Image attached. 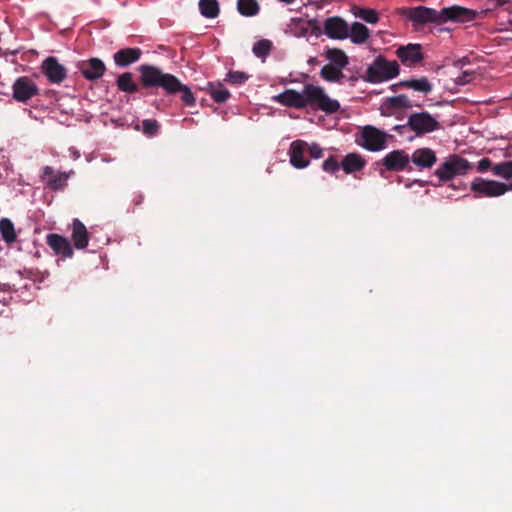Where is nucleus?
Instances as JSON below:
<instances>
[{
	"label": "nucleus",
	"instance_id": "2",
	"mask_svg": "<svg viewBox=\"0 0 512 512\" xmlns=\"http://www.w3.org/2000/svg\"><path fill=\"white\" fill-rule=\"evenodd\" d=\"M304 101L306 107L319 109L326 114H334L339 111L340 103L338 100L331 99L319 86L306 84L304 86Z\"/></svg>",
	"mask_w": 512,
	"mask_h": 512
},
{
	"label": "nucleus",
	"instance_id": "39",
	"mask_svg": "<svg viewBox=\"0 0 512 512\" xmlns=\"http://www.w3.org/2000/svg\"><path fill=\"white\" fill-rule=\"evenodd\" d=\"M355 15L370 24H375L379 20L378 13L374 9L360 8Z\"/></svg>",
	"mask_w": 512,
	"mask_h": 512
},
{
	"label": "nucleus",
	"instance_id": "35",
	"mask_svg": "<svg viewBox=\"0 0 512 512\" xmlns=\"http://www.w3.org/2000/svg\"><path fill=\"white\" fill-rule=\"evenodd\" d=\"M199 10L206 18H216L219 15V4L216 0H200Z\"/></svg>",
	"mask_w": 512,
	"mask_h": 512
},
{
	"label": "nucleus",
	"instance_id": "47",
	"mask_svg": "<svg viewBox=\"0 0 512 512\" xmlns=\"http://www.w3.org/2000/svg\"><path fill=\"white\" fill-rule=\"evenodd\" d=\"M408 127V125H396L393 127V130L399 132V133H402L404 130H406V128Z\"/></svg>",
	"mask_w": 512,
	"mask_h": 512
},
{
	"label": "nucleus",
	"instance_id": "52",
	"mask_svg": "<svg viewBox=\"0 0 512 512\" xmlns=\"http://www.w3.org/2000/svg\"><path fill=\"white\" fill-rule=\"evenodd\" d=\"M509 24L512 25V18L509 20Z\"/></svg>",
	"mask_w": 512,
	"mask_h": 512
},
{
	"label": "nucleus",
	"instance_id": "12",
	"mask_svg": "<svg viewBox=\"0 0 512 512\" xmlns=\"http://www.w3.org/2000/svg\"><path fill=\"white\" fill-rule=\"evenodd\" d=\"M41 71L52 84H60L67 77V69L53 56L47 57L42 62Z\"/></svg>",
	"mask_w": 512,
	"mask_h": 512
},
{
	"label": "nucleus",
	"instance_id": "7",
	"mask_svg": "<svg viewBox=\"0 0 512 512\" xmlns=\"http://www.w3.org/2000/svg\"><path fill=\"white\" fill-rule=\"evenodd\" d=\"M407 125L417 135L428 134L441 127L439 121L426 111L410 114Z\"/></svg>",
	"mask_w": 512,
	"mask_h": 512
},
{
	"label": "nucleus",
	"instance_id": "20",
	"mask_svg": "<svg viewBox=\"0 0 512 512\" xmlns=\"http://www.w3.org/2000/svg\"><path fill=\"white\" fill-rule=\"evenodd\" d=\"M410 160L420 170L429 169L437 162V156L432 149L423 147L416 149L410 157Z\"/></svg>",
	"mask_w": 512,
	"mask_h": 512
},
{
	"label": "nucleus",
	"instance_id": "40",
	"mask_svg": "<svg viewBox=\"0 0 512 512\" xmlns=\"http://www.w3.org/2000/svg\"><path fill=\"white\" fill-rule=\"evenodd\" d=\"M249 76L241 71H230L227 74L226 80L229 81L232 84H243L245 81H247Z\"/></svg>",
	"mask_w": 512,
	"mask_h": 512
},
{
	"label": "nucleus",
	"instance_id": "1",
	"mask_svg": "<svg viewBox=\"0 0 512 512\" xmlns=\"http://www.w3.org/2000/svg\"><path fill=\"white\" fill-rule=\"evenodd\" d=\"M139 80L145 89H162L167 95H173V90L178 84V78L170 73L163 72L157 66L143 64L138 67Z\"/></svg>",
	"mask_w": 512,
	"mask_h": 512
},
{
	"label": "nucleus",
	"instance_id": "42",
	"mask_svg": "<svg viewBox=\"0 0 512 512\" xmlns=\"http://www.w3.org/2000/svg\"><path fill=\"white\" fill-rule=\"evenodd\" d=\"M483 9L478 12L479 14H484L486 15L487 13L491 12V11H494L496 10L497 8L500 7L499 3L497 0H487L485 1V3L483 4Z\"/></svg>",
	"mask_w": 512,
	"mask_h": 512
},
{
	"label": "nucleus",
	"instance_id": "50",
	"mask_svg": "<svg viewBox=\"0 0 512 512\" xmlns=\"http://www.w3.org/2000/svg\"><path fill=\"white\" fill-rule=\"evenodd\" d=\"M505 188H506V192L507 191H512V182L509 183V184H505Z\"/></svg>",
	"mask_w": 512,
	"mask_h": 512
},
{
	"label": "nucleus",
	"instance_id": "10",
	"mask_svg": "<svg viewBox=\"0 0 512 512\" xmlns=\"http://www.w3.org/2000/svg\"><path fill=\"white\" fill-rule=\"evenodd\" d=\"M361 138L360 144L369 151H380L386 147L387 134L373 126H365Z\"/></svg>",
	"mask_w": 512,
	"mask_h": 512
},
{
	"label": "nucleus",
	"instance_id": "16",
	"mask_svg": "<svg viewBox=\"0 0 512 512\" xmlns=\"http://www.w3.org/2000/svg\"><path fill=\"white\" fill-rule=\"evenodd\" d=\"M396 55L404 65L409 67L417 65L424 59L420 44L410 43L406 46H400L396 50Z\"/></svg>",
	"mask_w": 512,
	"mask_h": 512
},
{
	"label": "nucleus",
	"instance_id": "23",
	"mask_svg": "<svg viewBox=\"0 0 512 512\" xmlns=\"http://www.w3.org/2000/svg\"><path fill=\"white\" fill-rule=\"evenodd\" d=\"M142 55L140 48H123L118 50L113 55L115 64L119 67H128L136 63Z\"/></svg>",
	"mask_w": 512,
	"mask_h": 512
},
{
	"label": "nucleus",
	"instance_id": "6",
	"mask_svg": "<svg viewBox=\"0 0 512 512\" xmlns=\"http://www.w3.org/2000/svg\"><path fill=\"white\" fill-rule=\"evenodd\" d=\"M401 16L411 20L415 24L424 25L427 23H435L441 25V11L433 8L418 6V7H402L398 9Z\"/></svg>",
	"mask_w": 512,
	"mask_h": 512
},
{
	"label": "nucleus",
	"instance_id": "27",
	"mask_svg": "<svg viewBox=\"0 0 512 512\" xmlns=\"http://www.w3.org/2000/svg\"><path fill=\"white\" fill-rule=\"evenodd\" d=\"M116 85L119 91L133 94L138 92L139 87L133 80V74L131 72H125L118 76Z\"/></svg>",
	"mask_w": 512,
	"mask_h": 512
},
{
	"label": "nucleus",
	"instance_id": "48",
	"mask_svg": "<svg viewBox=\"0 0 512 512\" xmlns=\"http://www.w3.org/2000/svg\"><path fill=\"white\" fill-rule=\"evenodd\" d=\"M142 200H143V197L142 195H137L135 196V198L133 199V202L135 203V205H139L142 203Z\"/></svg>",
	"mask_w": 512,
	"mask_h": 512
},
{
	"label": "nucleus",
	"instance_id": "41",
	"mask_svg": "<svg viewBox=\"0 0 512 512\" xmlns=\"http://www.w3.org/2000/svg\"><path fill=\"white\" fill-rule=\"evenodd\" d=\"M340 166H341V164L338 163V161L336 160V158L334 156L329 157L322 164L323 170L325 172L331 173V174L337 172L339 170Z\"/></svg>",
	"mask_w": 512,
	"mask_h": 512
},
{
	"label": "nucleus",
	"instance_id": "9",
	"mask_svg": "<svg viewBox=\"0 0 512 512\" xmlns=\"http://www.w3.org/2000/svg\"><path fill=\"white\" fill-rule=\"evenodd\" d=\"M471 190L483 197H498L506 193L505 183L477 177L471 183Z\"/></svg>",
	"mask_w": 512,
	"mask_h": 512
},
{
	"label": "nucleus",
	"instance_id": "49",
	"mask_svg": "<svg viewBox=\"0 0 512 512\" xmlns=\"http://www.w3.org/2000/svg\"><path fill=\"white\" fill-rule=\"evenodd\" d=\"M500 7L504 6L506 3H508L510 0H497Z\"/></svg>",
	"mask_w": 512,
	"mask_h": 512
},
{
	"label": "nucleus",
	"instance_id": "17",
	"mask_svg": "<svg viewBox=\"0 0 512 512\" xmlns=\"http://www.w3.org/2000/svg\"><path fill=\"white\" fill-rule=\"evenodd\" d=\"M71 174L74 172L71 170L70 172H60L54 173V170L50 166H45L43 168L42 178L46 181L47 186L54 190H63L67 186V181Z\"/></svg>",
	"mask_w": 512,
	"mask_h": 512
},
{
	"label": "nucleus",
	"instance_id": "18",
	"mask_svg": "<svg viewBox=\"0 0 512 512\" xmlns=\"http://www.w3.org/2000/svg\"><path fill=\"white\" fill-rule=\"evenodd\" d=\"M46 243L57 255H61L64 258L73 256L74 252L69 240L62 235L48 234L46 236Z\"/></svg>",
	"mask_w": 512,
	"mask_h": 512
},
{
	"label": "nucleus",
	"instance_id": "5",
	"mask_svg": "<svg viewBox=\"0 0 512 512\" xmlns=\"http://www.w3.org/2000/svg\"><path fill=\"white\" fill-rule=\"evenodd\" d=\"M473 168V165L465 158L454 154L451 155L445 162H443L434 172L435 176L438 177L439 182H447L455 176H461L467 174L469 170Z\"/></svg>",
	"mask_w": 512,
	"mask_h": 512
},
{
	"label": "nucleus",
	"instance_id": "8",
	"mask_svg": "<svg viewBox=\"0 0 512 512\" xmlns=\"http://www.w3.org/2000/svg\"><path fill=\"white\" fill-rule=\"evenodd\" d=\"M479 15L478 11L459 5L445 7L441 10V24L446 22L469 23Z\"/></svg>",
	"mask_w": 512,
	"mask_h": 512
},
{
	"label": "nucleus",
	"instance_id": "14",
	"mask_svg": "<svg viewBox=\"0 0 512 512\" xmlns=\"http://www.w3.org/2000/svg\"><path fill=\"white\" fill-rule=\"evenodd\" d=\"M324 33L331 39L343 40L349 36V26L341 17H328L324 21Z\"/></svg>",
	"mask_w": 512,
	"mask_h": 512
},
{
	"label": "nucleus",
	"instance_id": "33",
	"mask_svg": "<svg viewBox=\"0 0 512 512\" xmlns=\"http://www.w3.org/2000/svg\"><path fill=\"white\" fill-rule=\"evenodd\" d=\"M237 10L245 17H252L259 13L260 6L256 0H238Z\"/></svg>",
	"mask_w": 512,
	"mask_h": 512
},
{
	"label": "nucleus",
	"instance_id": "44",
	"mask_svg": "<svg viewBox=\"0 0 512 512\" xmlns=\"http://www.w3.org/2000/svg\"><path fill=\"white\" fill-rule=\"evenodd\" d=\"M473 75H474L473 72L464 71L461 75H459L455 79V82L457 85H465L471 81V79L473 78Z\"/></svg>",
	"mask_w": 512,
	"mask_h": 512
},
{
	"label": "nucleus",
	"instance_id": "29",
	"mask_svg": "<svg viewBox=\"0 0 512 512\" xmlns=\"http://www.w3.org/2000/svg\"><path fill=\"white\" fill-rule=\"evenodd\" d=\"M206 91L216 103H224L230 97V92L221 83H208Z\"/></svg>",
	"mask_w": 512,
	"mask_h": 512
},
{
	"label": "nucleus",
	"instance_id": "31",
	"mask_svg": "<svg viewBox=\"0 0 512 512\" xmlns=\"http://www.w3.org/2000/svg\"><path fill=\"white\" fill-rule=\"evenodd\" d=\"M399 85L425 94L432 91V84L426 77L402 81Z\"/></svg>",
	"mask_w": 512,
	"mask_h": 512
},
{
	"label": "nucleus",
	"instance_id": "36",
	"mask_svg": "<svg viewBox=\"0 0 512 512\" xmlns=\"http://www.w3.org/2000/svg\"><path fill=\"white\" fill-rule=\"evenodd\" d=\"M492 172L495 176L503 179H512V160L495 164L492 168Z\"/></svg>",
	"mask_w": 512,
	"mask_h": 512
},
{
	"label": "nucleus",
	"instance_id": "11",
	"mask_svg": "<svg viewBox=\"0 0 512 512\" xmlns=\"http://www.w3.org/2000/svg\"><path fill=\"white\" fill-rule=\"evenodd\" d=\"M13 98L18 102H27L39 94V88L35 82L27 77H18L12 85Z\"/></svg>",
	"mask_w": 512,
	"mask_h": 512
},
{
	"label": "nucleus",
	"instance_id": "46",
	"mask_svg": "<svg viewBox=\"0 0 512 512\" xmlns=\"http://www.w3.org/2000/svg\"><path fill=\"white\" fill-rule=\"evenodd\" d=\"M309 27L311 28V32L315 36H319L322 33V30L318 24V21L316 19L309 20Z\"/></svg>",
	"mask_w": 512,
	"mask_h": 512
},
{
	"label": "nucleus",
	"instance_id": "15",
	"mask_svg": "<svg viewBox=\"0 0 512 512\" xmlns=\"http://www.w3.org/2000/svg\"><path fill=\"white\" fill-rule=\"evenodd\" d=\"M409 162L410 156L404 150H393L381 160V164L388 171H403L407 169Z\"/></svg>",
	"mask_w": 512,
	"mask_h": 512
},
{
	"label": "nucleus",
	"instance_id": "19",
	"mask_svg": "<svg viewBox=\"0 0 512 512\" xmlns=\"http://www.w3.org/2000/svg\"><path fill=\"white\" fill-rule=\"evenodd\" d=\"M308 144L303 140H295L290 145L289 155L290 163L297 169H303L309 165V161L304 158Z\"/></svg>",
	"mask_w": 512,
	"mask_h": 512
},
{
	"label": "nucleus",
	"instance_id": "25",
	"mask_svg": "<svg viewBox=\"0 0 512 512\" xmlns=\"http://www.w3.org/2000/svg\"><path fill=\"white\" fill-rule=\"evenodd\" d=\"M364 166L365 160L359 154L356 153L347 154L341 162V168L347 174L360 171L364 168Z\"/></svg>",
	"mask_w": 512,
	"mask_h": 512
},
{
	"label": "nucleus",
	"instance_id": "28",
	"mask_svg": "<svg viewBox=\"0 0 512 512\" xmlns=\"http://www.w3.org/2000/svg\"><path fill=\"white\" fill-rule=\"evenodd\" d=\"M326 58L331 62L330 65L339 67L341 69L345 68L348 63V56L346 53L338 48H330L325 53Z\"/></svg>",
	"mask_w": 512,
	"mask_h": 512
},
{
	"label": "nucleus",
	"instance_id": "37",
	"mask_svg": "<svg viewBox=\"0 0 512 512\" xmlns=\"http://www.w3.org/2000/svg\"><path fill=\"white\" fill-rule=\"evenodd\" d=\"M272 49V42L267 39L257 41L252 48L253 53L258 58H265L269 55Z\"/></svg>",
	"mask_w": 512,
	"mask_h": 512
},
{
	"label": "nucleus",
	"instance_id": "30",
	"mask_svg": "<svg viewBox=\"0 0 512 512\" xmlns=\"http://www.w3.org/2000/svg\"><path fill=\"white\" fill-rule=\"evenodd\" d=\"M320 76L328 82L341 83L345 77L342 69L330 64H326L320 71Z\"/></svg>",
	"mask_w": 512,
	"mask_h": 512
},
{
	"label": "nucleus",
	"instance_id": "24",
	"mask_svg": "<svg viewBox=\"0 0 512 512\" xmlns=\"http://www.w3.org/2000/svg\"><path fill=\"white\" fill-rule=\"evenodd\" d=\"M71 237L76 249H84L89 244L88 231L79 219L73 220Z\"/></svg>",
	"mask_w": 512,
	"mask_h": 512
},
{
	"label": "nucleus",
	"instance_id": "51",
	"mask_svg": "<svg viewBox=\"0 0 512 512\" xmlns=\"http://www.w3.org/2000/svg\"><path fill=\"white\" fill-rule=\"evenodd\" d=\"M316 62H317L316 58H310V60H309V63H316Z\"/></svg>",
	"mask_w": 512,
	"mask_h": 512
},
{
	"label": "nucleus",
	"instance_id": "38",
	"mask_svg": "<svg viewBox=\"0 0 512 512\" xmlns=\"http://www.w3.org/2000/svg\"><path fill=\"white\" fill-rule=\"evenodd\" d=\"M160 125L157 120L145 119L142 121L143 133L149 137L156 136L158 134Z\"/></svg>",
	"mask_w": 512,
	"mask_h": 512
},
{
	"label": "nucleus",
	"instance_id": "3",
	"mask_svg": "<svg viewBox=\"0 0 512 512\" xmlns=\"http://www.w3.org/2000/svg\"><path fill=\"white\" fill-rule=\"evenodd\" d=\"M304 101L306 107L319 109L326 114H334L339 111L340 103L338 100L331 99L319 86L306 84L304 86Z\"/></svg>",
	"mask_w": 512,
	"mask_h": 512
},
{
	"label": "nucleus",
	"instance_id": "4",
	"mask_svg": "<svg viewBox=\"0 0 512 512\" xmlns=\"http://www.w3.org/2000/svg\"><path fill=\"white\" fill-rule=\"evenodd\" d=\"M397 61H388L384 56L378 55L366 70V80L370 83L388 81L399 75Z\"/></svg>",
	"mask_w": 512,
	"mask_h": 512
},
{
	"label": "nucleus",
	"instance_id": "32",
	"mask_svg": "<svg viewBox=\"0 0 512 512\" xmlns=\"http://www.w3.org/2000/svg\"><path fill=\"white\" fill-rule=\"evenodd\" d=\"M0 233L2 239L7 244H12L16 241L17 235L15 232L14 224L10 219L2 218L0 220Z\"/></svg>",
	"mask_w": 512,
	"mask_h": 512
},
{
	"label": "nucleus",
	"instance_id": "22",
	"mask_svg": "<svg viewBox=\"0 0 512 512\" xmlns=\"http://www.w3.org/2000/svg\"><path fill=\"white\" fill-rule=\"evenodd\" d=\"M276 100L287 107L296 109H303L306 107V103L304 101V89L301 93L293 89L285 90L276 97Z\"/></svg>",
	"mask_w": 512,
	"mask_h": 512
},
{
	"label": "nucleus",
	"instance_id": "45",
	"mask_svg": "<svg viewBox=\"0 0 512 512\" xmlns=\"http://www.w3.org/2000/svg\"><path fill=\"white\" fill-rule=\"evenodd\" d=\"M492 161L489 158H482L477 165V171L483 173L487 171L489 168H493Z\"/></svg>",
	"mask_w": 512,
	"mask_h": 512
},
{
	"label": "nucleus",
	"instance_id": "26",
	"mask_svg": "<svg viewBox=\"0 0 512 512\" xmlns=\"http://www.w3.org/2000/svg\"><path fill=\"white\" fill-rule=\"evenodd\" d=\"M370 36L369 29L360 22H354L349 28V37L354 44H363Z\"/></svg>",
	"mask_w": 512,
	"mask_h": 512
},
{
	"label": "nucleus",
	"instance_id": "13",
	"mask_svg": "<svg viewBox=\"0 0 512 512\" xmlns=\"http://www.w3.org/2000/svg\"><path fill=\"white\" fill-rule=\"evenodd\" d=\"M77 68L82 76L88 81L100 79L106 72L104 62L99 58H90L77 63Z\"/></svg>",
	"mask_w": 512,
	"mask_h": 512
},
{
	"label": "nucleus",
	"instance_id": "43",
	"mask_svg": "<svg viewBox=\"0 0 512 512\" xmlns=\"http://www.w3.org/2000/svg\"><path fill=\"white\" fill-rule=\"evenodd\" d=\"M307 150L312 158L319 159L323 156V149L318 144L308 145Z\"/></svg>",
	"mask_w": 512,
	"mask_h": 512
},
{
	"label": "nucleus",
	"instance_id": "21",
	"mask_svg": "<svg viewBox=\"0 0 512 512\" xmlns=\"http://www.w3.org/2000/svg\"><path fill=\"white\" fill-rule=\"evenodd\" d=\"M412 102L410 98L404 94L387 98L381 107V114L391 116L395 110L411 108Z\"/></svg>",
	"mask_w": 512,
	"mask_h": 512
},
{
	"label": "nucleus",
	"instance_id": "34",
	"mask_svg": "<svg viewBox=\"0 0 512 512\" xmlns=\"http://www.w3.org/2000/svg\"><path fill=\"white\" fill-rule=\"evenodd\" d=\"M177 93H181V100L185 106L191 107L196 104V98L194 97L191 89L187 85L183 84L179 79L178 84L174 87L173 95Z\"/></svg>",
	"mask_w": 512,
	"mask_h": 512
}]
</instances>
